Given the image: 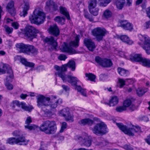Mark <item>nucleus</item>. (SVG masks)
I'll use <instances>...</instances> for the list:
<instances>
[{
	"label": "nucleus",
	"mask_w": 150,
	"mask_h": 150,
	"mask_svg": "<svg viewBox=\"0 0 150 150\" xmlns=\"http://www.w3.org/2000/svg\"><path fill=\"white\" fill-rule=\"evenodd\" d=\"M56 96H52L50 98L42 95H39L37 96V106L40 108L44 112L45 115H48L51 114V110L48 109L50 107L51 109L56 108L58 104L62 102L61 99L56 100Z\"/></svg>",
	"instance_id": "nucleus-1"
},
{
	"label": "nucleus",
	"mask_w": 150,
	"mask_h": 150,
	"mask_svg": "<svg viewBox=\"0 0 150 150\" xmlns=\"http://www.w3.org/2000/svg\"><path fill=\"white\" fill-rule=\"evenodd\" d=\"M40 129L46 134H54L57 130L56 123L54 121L46 120L40 125Z\"/></svg>",
	"instance_id": "nucleus-2"
},
{
	"label": "nucleus",
	"mask_w": 150,
	"mask_h": 150,
	"mask_svg": "<svg viewBox=\"0 0 150 150\" xmlns=\"http://www.w3.org/2000/svg\"><path fill=\"white\" fill-rule=\"evenodd\" d=\"M16 47L19 49L20 52L25 53L28 55H35L38 53V50L33 45H25L23 43H17L16 45Z\"/></svg>",
	"instance_id": "nucleus-3"
},
{
	"label": "nucleus",
	"mask_w": 150,
	"mask_h": 150,
	"mask_svg": "<svg viewBox=\"0 0 150 150\" xmlns=\"http://www.w3.org/2000/svg\"><path fill=\"white\" fill-rule=\"evenodd\" d=\"M44 13L38 9L35 10L33 14L30 16L29 19L32 23L39 25L42 23L45 19Z\"/></svg>",
	"instance_id": "nucleus-4"
},
{
	"label": "nucleus",
	"mask_w": 150,
	"mask_h": 150,
	"mask_svg": "<svg viewBox=\"0 0 150 150\" xmlns=\"http://www.w3.org/2000/svg\"><path fill=\"white\" fill-rule=\"evenodd\" d=\"M79 36L76 35L75 37V40L71 41L69 44V46L64 43L60 48V50L63 52H69L71 54H74L76 53V50L73 49L71 47L73 46L77 47L79 46Z\"/></svg>",
	"instance_id": "nucleus-5"
},
{
	"label": "nucleus",
	"mask_w": 150,
	"mask_h": 150,
	"mask_svg": "<svg viewBox=\"0 0 150 150\" xmlns=\"http://www.w3.org/2000/svg\"><path fill=\"white\" fill-rule=\"evenodd\" d=\"M116 124L121 130L129 136H133L134 135V132H139L140 131V127L138 126H134L132 124L130 125L129 127L127 128L126 126L124 125L122 123H116Z\"/></svg>",
	"instance_id": "nucleus-6"
},
{
	"label": "nucleus",
	"mask_w": 150,
	"mask_h": 150,
	"mask_svg": "<svg viewBox=\"0 0 150 150\" xmlns=\"http://www.w3.org/2000/svg\"><path fill=\"white\" fill-rule=\"evenodd\" d=\"M41 33L34 27L29 25H27L24 30V35L25 37L29 40L32 41L33 40L36 38L37 34Z\"/></svg>",
	"instance_id": "nucleus-7"
},
{
	"label": "nucleus",
	"mask_w": 150,
	"mask_h": 150,
	"mask_svg": "<svg viewBox=\"0 0 150 150\" xmlns=\"http://www.w3.org/2000/svg\"><path fill=\"white\" fill-rule=\"evenodd\" d=\"M55 74L60 77L64 82H68L72 86H76L78 81L76 77L69 75H67L65 72H57Z\"/></svg>",
	"instance_id": "nucleus-8"
},
{
	"label": "nucleus",
	"mask_w": 150,
	"mask_h": 150,
	"mask_svg": "<svg viewBox=\"0 0 150 150\" xmlns=\"http://www.w3.org/2000/svg\"><path fill=\"white\" fill-rule=\"evenodd\" d=\"M139 38L141 42H138V44L145 51L146 53L150 54V39L146 35H139Z\"/></svg>",
	"instance_id": "nucleus-9"
},
{
	"label": "nucleus",
	"mask_w": 150,
	"mask_h": 150,
	"mask_svg": "<svg viewBox=\"0 0 150 150\" xmlns=\"http://www.w3.org/2000/svg\"><path fill=\"white\" fill-rule=\"evenodd\" d=\"M76 63L72 60H69L67 64L62 65L61 67L57 65L54 66V68L57 71V72H65L67 71V67L71 69L72 71H74L76 69Z\"/></svg>",
	"instance_id": "nucleus-10"
},
{
	"label": "nucleus",
	"mask_w": 150,
	"mask_h": 150,
	"mask_svg": "<svg viewBox=\"0 0 150 150\" xmlns=\"http://www.w3.org/2000/svg\"><path fill=\"white\" fill-rule=\"evenodd\" d=\"M92 35L96 37L98 41L102 40L103 37L108 33L106 30L103 28L97 27L94 29L92 31Z\"/></svg>",
	"instance_id": "nucleus-11"
},
{
	"label": "nucleus",
	"mask_w": 150,
	"mask_h": 150,
	"mask_svg": "<svg viewBox=\"0 0 150 150\" xmlns=\"http://www.w3.org/2000/svg\"><path fill=\"white\" fill-rule=\"evenodd\" d=\"M106 125L103 123L97 124L92 129L94 133L96 135H103L107 132Z\"/></svg>",
	"instance_id": "nucleus-12"
},
{
	"label": "nucleus",
	"mask_w": 150,
	"mask_h": 150,
	"mask_svg": "<svg viewBox=\"0 0 150 150\" xmlns=\"http://www.w3.org/2000/svg\"><path fill=\"white\" fill-rule=\"evenodd\" d=\"M78 139L81 145L86 147H89L91 144V138L86 134H84L82 136L79 137Z\"/></svg>",
	"instance_id": "nucleus-13"
},
{
	"label": "nucleus",
	"mask_w": 150,
	"mask_h": 150,
	"mask_svg": "<svg viewBox=\"0 0 150 150\" xmlns=\"http://www.w3.org/2000/svg\"><path fill=\"white\" fill-rule=\"evenodd\" d=\"M2 69L5 70V73L6 71H7V75L6 76V82L9 83L11 82L14 76L13 71L10 67L8 65L4 64Z\"/></svg>",
	"instance_id": "nucleus-14"
},
{
	"label": "nucleus",
	"mask_w": 150,
	"mask_h": 150,
	"mask_svg": "<svg viewBox=\"0 0 150 150\" xmlns=\"http://www.w3.org/2000/svg\"><path fill=\"white\" fill-rule=\"evenodd\" d=\"M44 41L52 45L54 49H56L57 45V42H56V39L54 38L53 37H46L44 39Z\"/></svg>",
	"instance_id": "nucleus-15"
},
{
	"label": "nucleus",
	"mask_w": 150,
	"mask_h": 150,
	"mask_svg": "<svg viewBox=\"0 0 150 150\" xmlns=\"http://www.w3.org/2000/svg\"><path fill=\"white\" fill-rule=\"evenodd\" d=\"M84 43L88 49L91 51H93L96 47L95 44L91 39L85 38L84 40Z\"/></svg>",
	"instance_id": "nucleus-16"
},
{
	"label": "nucleus",
	"mask_w": 150,
	"mask_h": 150,
	"mask_svg": "<svg viewBox=\"0 0 150 150\" xmlns=\"http://www.w3.org/2000/svg\"><path fill=\"white\" fill-rule=\"evenodd\" d=\"M126 0L127 5L128 6H130L132 4V0ZM125 2V0H117L115 3L117 8L120 10L122 9Z\"/></svg>",
	"instance_id": "nucleus-17"
},
{
	"label": "nucleus",
	"mask_w": 150,
	"mask_h": 150,
	"mask_svg": "<svg viewBox=\"0 0 150 150\" xmlns=\"http://www.w3.org/2000/svg\"><path fill=\"white\" fill-rule=\"evenodd\" d=\"M46 7L51 11H56L58 8L57 5L55 4L51 0H48L46 2Z\"/></svg>",
	"instance_id": "nucleus-18"
},
{
	"label": "nucleus",
	"mask_w": 150,
	"mask_h": 150,
	"mask_svg": "<svg viewBox=\"0 0 150 150\" xmlns=\"http://www.w3.org/2000/svg\"><path fill=\"white\" fill-rule=\"evenodd\" d=\"M48 30L49 33L57 37L59 35V31L56 25L51 26Z\"/></svg>",
	"instance_id": "nucleus-19"
},
{
	"label": "nucleus",
	"mask_w": 150,
	"mask_h": 150,
	"mask_svg": "<svg viewBox=\"0 0 150 150\" xmlns=\"http://www.w3.org/2000/svg\"><path fill=\"white\" fill-rule=\"evenodd\" d=\"M14 6V2L11 1L8 3L6 7L7 11L12 16H14L15 13Z\"/></svg>",
	"instance_id": "nucleus-20"
},
{
	"label": "nucleus",
	"mask_w": 150,
	"mask_h": 150,
	"mask_svg": "<svg viewBox=\"0 0 150 150\" xmlns=\"http://www.w3.org/2000/svg\"><path fill=\"white\" fill-rule=\"evenodd\" d=\"M120 23V26L126 30H131L133 29V26L131 24L127 22V21H121Z\"/></svg>",
	"instance_id": "nucleus-21"
},
{
	"label": "nucleus",
	"mask_w": 150,
	"mask_h": 150,
	"mask_svg": "<svg viewBox=\"0 0 150 150\" xmlns=\"http://www.w3.org/2000/svg\"><path fill=\"white\" fill-rule=\"evenodd\" d=\"M117 38H120L123 42H125L128 44L131 45L133 43V41L130 40L129 37L126 35H122L120 36L116 35Z\"/></svg>",
	"instance_id": "nucleus-22"
},
{
	"label": "nucleus",
	"mask_w": 150,
	"mask_h": 150,
	"mask_svg": "<svg viewBox=\"0 0 150 150\" xmlns=\"http://www.w3.org/2000/svg\"><path fill=\"white\" fill-rule=\"evenodd\" d=\"M143 58L140 54H132L130 56V59L132 61L141 62Z\"/></svg>",
	"instance_id": "nucleus-23"
},
{
	"label": "nucleus",
	"mask_w": 150,
	"mask_h": 150,
	"mask_svg": "<svg viewBox=\"0 0 150 150\" xmlns=\"http://www.w3.org/2000/svg\"><path fill=\"white\" fill-rule=\"evenodd\" d=\"M93 123V121L89 118L83 119L80 120L79 124L81 125H92Z\"/></svg>",
	"instance_id": "nucleus-24"
},
{
	"label": "nucleus",
	"mask_w": 150,
	"mask_h": 150,
	"mask_svg": "<svg viewBox=\"0 0 150 150\" xmlns=\"http://www.w3.org/2000/svg\"><path fill=\"white\" fill-rule=\"evenodd\" d=\"M32 122V120L30 117H28L25 121V123L28 125H25V128L28 129L30 130L35 129L37 128V126L34 125L29 126V125Z\"/></svg>",
	"instance_id": "nucleus-25"
},
{
	"label": "nucleus",
	"mask_w": 150,
	"mask_h": 150,
	"mask_svg": "<svg viewBox=\"0 0 150 150\" xmlns=\"http://www.w3.org/2000/svg\"><path fill=\"white\" fill-rule=\"evenodd\" d=\"M118 102V99L117 97L114 96L111 97L109 103L106 104L110 106H113L116 105Z\"/></svg>",
	"instance_id": "nucleus-26"
},
{
	"label": "nucleus",
	"mask_w": 150,
	"mask_h": 150,
	"mask_svg": "<svg viewBox=\"0 0 150 150\" xmlns=\"http://www.w3.org/2000/svg\"><path fill=\"white\" fill-rule=\"evenodd\" d=\"M112 65V63L111 60L104 58L101 66L104 67H111Z\"/></svg>",
	"instance_id": "nucleus-27"
},
{
	"label": "nucleus",
	"mask_w": 150,
	"mask_h": 150,
	"mask_svg": "<svg viewBox=\"0 0 150 150\" xmlns=\"http://www.w3.org/2000/svg\"><path fill=\"white\" fill-rule=\"evenodd\" d=\"M60 13L64 15L67 19L69 20H70V18L69 13L65 8L61 6L60 7Z\"/></svg>",
	"instance_id": "nucleus-28"
},
{
	"label": "nucleus",
	"mask_w": 150,
	"mask_h": 150,
	"mask_svg": "<svg viewBox=\"0 0 150 150\" xmlns=\"http://www.w3.org/2000/svg\"><path fill=\"white\" fill-rule=\"evenodd\" d=\"M17 144L20 143V145H26L28 142V141H26L25 138L22 136V135L20 136V137L17 138L16 139Z\"/></svg>",
	"instance_id": "nucleus-29"
},
{
	"label": "nucleus",
	"mask_w": 150,
	"mask_h": 150,
	"mask_svg": "<svg viewBox=\"0 0 150 150\" xmlns=\"http://www.w3.org/2000/svg\"><path fill=\"white\" fill-rule=\"evenodd\" d=\"M29 3L28 2H26L25 4L23 11L20 13V16H21L25 17V16L28 13L27 11L29 10Z\"/></svg>",
	"instance_id": "nucleus-30"
},
{
	"label": "nucleus",
	"mask_w": 150,
	"mask_h": 150,
	"mask_svg": "<svg viewBox=\"0 0 150 150\" xmlns=\"http://www.w3.org/2000/svg\"><path fill=\"white\" fill-rule=\"evenodd\" d=\"M21 107L23 109L29 112H30L33 109V107L32 105L28 106L25 103L23 102H21Z\"/></svg>",
	"instance_id": "nucleus-31"
},
{
	"label": "nucleus",
	"mask_w": 150,
	"mask_h": 150,
	"mask_svg": "<svg viewBox=\"0 0 150 150\" xmlns=\"http://www.w3.org/2000/svg\"><path fill=\"white\" fill-rule=\"evenodd\" d=\"M112 13L109 10L107 9L104 12L102 17L103 18L108 19L112 16Z\"/></svg>",
	"instance_id": "nucleus-32"
},
{
	"label": "nucleus",
	"mask_w": 150,
	"mask_h": 150,
	"mask_svg": "<svg viewBox=\"0 0 150 150\" xmlns=\"http://www.w3.org/2000/svg\"><path fill=\"white\" fill-rule=\"evenodd\" d=\"M20 62L22 64L25 66L29 67H33L34 66V64L33 63L27 62L24 58H21Z\"/></svg>",
	"instance_id": "nucleus-33"
},
{
	"label": "nucleus",
	"mask_w": 150,
	"mask_h": 150,
	"mask_svg": "<svg viewBox=\"0 0 150 150\" xmlns=\"http://www.w3.org/2000/svg\"><path fill=\"white\" fill-rule=\"evenodd\" d=\"M147 91V88L143 89L141 88H139L136 90L137 93L139 96H143Z\"/></svg>",
	"instance_id": "nucleus-34"
},
{
	"label": "nucleus",
	"mask_w": 150,
	"mask_h": 150,
	"mask_svg": "<svg viewBox=\"0 0 150 150\" xmlns=\"http://www.w3.org/2000/svg\"><path fill=\"white\" fill-rule=\"evenodd\" d=\"M75 86V89L77 90L78 92H80L81 94L84 96H86V92L85 89L82 88L80 86Z\"/></svg>",
	"instance_id": "nucleus-35"
},
{
	"label": "nucleus",
	"mask_w": 150,
	"mask_h": 150,
	"mask_svg": "<svg viewBox=\"0 0 150 150\" xmlns=\"http://www.w3.org/2000/svg\"><path fill=\"white\" fill-rule=\"evenodd\" d=\"M69 113L70 112L68 109L66 108L63 109L59 111V115L63 116L64 118L66 117Z\"/></svg>",
	"instance_id": "nucleus-36"
},
{
	"label": "nucleus",
	"mask_w": 150,
	"mask_h": 150,
	"mask_svg": "<svg viewBox=\"0 0 150 150\" xmlns=\"http://www.w3.org/2000/svg\"><path fill=\"white\" fill-rule=\"evenodd\" d=\"M90 12L94 16H97L98 13L99 9L98 8L93 7L89 8Z\"/></svg>",
	"instance_id": "nucleus-37"
},
{
	"label": "nucleus",
	"mask_w": 150,
	"mask_h": 150,
	"mask_svg": "<svg viewBox=\"0 0 150 150\" xmlns=\"http://www.w3.org/2000/svg\"><path fill=\"white\" fill-rule=\"evenodd\" d=\"M85 76L88 78V80H89L91 81L95 82L96 76L92 73H86Z\"/></svg>",
	"instance_id": "nucleus-38"
},
{
	"label": "nucleus",
	"mask_w": 150,
	"mask_h": 150,
	"mask_svg": "<svg viewBox=\"0 0 150 150\" xmlns=\"http://www.w3.org/2000/svg\"><path fill=\"white\" fill-rule=\"evenodd\" d=\"M97 3V0H89L88 3V9L93 7H96Z\"/></svg>",
	"instance_id": "nucleus-39"
},
{
	"label": "nucleus",
	"mask_w": 150,
	"mask_h": 150,
	"mask_svg": "<svg viewBox=\"0 0 150 150\" xmlns=\"http://www.w3.org/2000/svg\"><path fill=\"white\" fill-rule=\"evenodd\" d=\"M141 62L143 65L148 67H150V60L145 58H143Z\"/></svg>",
	"instance_id": "nucleus-40"
},
{
	"label": "nucleus",
	"mask_w": 150,
	"mask_h": 150,
	"mask_svg": "<svg viewBox=\"0 0 150 150\" xmlns=\"http://www.w3.org/2000/svg\"><path fill=\"white\" fill-rule=\"evenodd\" d=\"M117 70L119 74L122 76L126 75V74L128 72V71L120 67L118 68Z\"/></svg>",
	"instance_id": "nucleus-41"
},
{
	"label": "nucleus",
	"mask_w": 150,
	"mask_h": 150,
	"mask_svg": "<svg viewBox=\"0 0 150 150\" xmlns=\"http://www.w3.org/2000/svg\"><path fill=\"white\" fill-rule=\"evenodd\" d=\"M11 106L13 108H15L16 106L20 107L21 106V103H20L19 102L18 100H14L12 102Z\"/></svg>",
	"instance_id": "nucleus-42"
},
{
	"label": "nucleus",
	"mask_w": 150,
	"mask_h": 150,
	"mask_svg": "<svg viewBox=\"0 0 150 150\" xmlns=\"http://www.w3.org/2000/svg\"><path fill=\"white\" fill-rule=\"evenodd\" d=\"M6 141L7 143L10 144H13L14 143L17 144L16 139L15 137L9 138Z\"/></svg>",
	"instance_id": "nucleus-43"
},
{
	"label": "nucleus",
	"mask_w": 150,
	"mask_h": 150,
	"mask_svg": "<svg viewBox=\"0 0 150 150\" xmlns=\"http://www.w3.org/2000/svg\"><path fill=\"white\" fill-rule=\"evenodd\" d=\"M128 79H127L125 80H124L123 79L118 78V82L120 84V88H122V87L124 85H125V82Z\"/></svg>",
	"instance_id": "nucleus-44"
},
{
	"label": "nucleus",
	"mask_w": 150,
	"mask_h": 150,
	"mask_svg": "<svg viewBox=\"0 0 150 150\" xmlns=\"http://www.w3.org/2000/svg\"><path fill=\"white\" fill-rule=\"evenodd\" d=\"M132 101L129 99L127 100L124 101L123 105L127 109V108L130 106L131 105Z\"/></svg>",
	"instance_id": "nucleus-45"
},
{
	"label": "nucleus",
	"mask_w": 150,
	"mask_h": 150,
	"mask_svg": "<svg viewBox=\"0 0 150 150\" xmlns=\"http://www.w3.org/2000/svg\"><path fill=\"white\" fill-rule=\"evenodd\" d=\"M103 59L101 58L99 56H97L95 57V60L97 63L99 65L102 66Z\"/></svg>",
	"instance_id": "nucleus-46"
},
{
	"label": "nucleus",
	"mask_w": 150,
	"mask_h": 150,
	"mask_svg": "<svg viewBox=\"0 0 150 150\" xmlns=\"http://www.w3.org/2000/svg\"><path fill=\"white\" fill-rule=\"evenodd\" d=\"M54 20L58 23H61L62 21L64 22L65 21V18L63 17L58 16L54 18Z\"/></svg>",
	"instance_id": "nucleus-47"
},
{
	"label": "nucleus",
	"mask_w": 150,
	"mask_h": 150,
	"mask_svg": "<svg viewBox=\"0 0 150 150\" xmlns=\"http://www.w3.org/2000/svg\"><path fill=\"white\" fill-rule=\"evenodd\" d=\"M67 127V123L65 122H63L61 124V129L59 131L60 133H62L63 132L64 130L66 129Z\"/></svg>",
	"instance_id": "nucleus-48"
},
{
	"label": "nucleus",
	"mask_w": 150,
	"mask_h": 150,
	"mask_svg": "<svg viewBox=\"0 0 150 150\" xmlns=\"http://www.w3.org/2000/svg\"><path fill=\"white\" fill-rule=\"evenodd\" d=\"M4 28L6 32L8 34H10L12 33L13 30V29L12 28L9 27L6 25L4 26Z\"/></svg>",
	"instance_id": "nucleus-49"
},
{
	"label": "nucleus",
	"mask_w": 150,
	"mask_h": 150,
	"mask_svg": "<svg viewBox=\"0 0 150 150\" xmlns=\"http://www.w3.org/2000/svg\"><path fill=\"white\" fill-rule=\"evenodd\" d=\"M127 110L123 105L117 107L116 108V111L119 112H121L123 111L126 110Z\"/></svg>",
	"instance_id": "nucleus-50"
},
{
	"label": "nucleus",
	"mask_w": 150,
	"mask_h": 150,
	"mask_svg": "<svg viewBox=\"0 0 150 150\" xmlns=\"http://www.w3.org/2000/svg\"><path fill=\"white\" fill-rule=\"evenodd\" d=\"M102 6H105L110 1V0H98Z\"/></svg>",
	"instance_id": "nucleus-51"
},
{
	"label": "nucleus",
	"mask_w": 150,
	"mask_h": 150,
	"mask_svg": "<svg viewBox=\"0 0 150 150\" xmlns=\"http://www.w3.org/2000/svg\"><path fill=\"white\" fill-rule=\"evenodd\" d=\"M5 84L8 90H11L13 89V86L12 84L8 82H5Z\"/></svg>",
	"instance_id": "nucleus-52"
},
{
	"label": "nucleus",
	"mask_w": 150,
	"mask_h": 150,
	"mask_svg": "<svg viewBox=\"0 0 150 150\" xmlns=\"http://www.w3.org/2000/svg\"><path fill=\"white\" fill-rule=\"evenodd\" d=\"M65 118L66 120L67 121L72 122L74 121L73 117L71 115L70 113H69L66 117H65Z\"/></svg>",
	"instance_id": "nucleus-53"
},
{
	"label": "nucleus",
	"mask_w": 150,
	"mask_h": 150,
	"mask_svg": "<svg viewBox=\"0 0 150 150\" xmlns=\"http://www.w3.org/2000/svg\"><path fill=\"white\" fill-rule=\"evenodd\" d=\"M12 134L14 136L18 138V137H20L22 134L20 131L19 130H16L14 131Z\"/></svg>",
	"instance_id": "nucleus-54"
},
{
	"label": "nucleus",
	"mask_w": 150,
	"mask_h": 150,
	"mask_svg": "<svg viewBox=\"0 0 150 150\" xmlns=\"http://www.w3.org/2000/svg\"><path fill=\"white\" fill-rule=\"evenodd\" d=\"M60 60H65L67 58L66 56L64 54H60L58 57Z\"/></svg>",
	"instance_id": "nucleus-55"
},
{
	"label": "nucleus",
	"mask_w": 150,
	"mask_h": 150,
	"mask_svg": "<svg viewBox=\"0 0 150 150\" xmlns=\"http://www.w3.org/2000/svg\"><path fill=\"white\" fill-rule=\"evenodd\" d=\"M12 26L15 29H17L18 28L19 25L17 22H14L12 23Z\"/></svg>",
	"instance_id": "nucleus-56"
},
{
	"label": "nucleus",
	"mask_w": 150,
	"mask_h": 150,
	"mask_svg": "<svg viewBox=\"0 0 150 150\" xmlns=\"http://www.w3.org/2000/svg\"><path fill=\"white\" fill-rule=\"evenodd\" d=\"M124 147L126 150H133V148L132 147L127 145H125Z\"/></svg>",
	"instance_id": "nucleus-57"
},
{
	"label": "nucleus",
	"mask_w": 150,
	"mask_h": 150,
	"mask_svg": "<svg viewBox=\"0 0 150 150\" xmlns=\"http://www.w3.org/2000/svg\"><path fill=\"white\" fill-rule=\"evenodd\" d=\"M129 108L132 111H133L136 109V107L134 105L131 104L129 106Z\"/></svg>",
	"instance_id": "nucleus-58"
},
{
	"label": "nucleus",
	"mask_w": 150,
	"mask_h": 150,
	"mask_svg": "<svg viewBox=\"0 0 150 150\" xmlns=\"http://www.w3.org/2000/svg\"><path fill=\"white\" fill-rule=\"evenodd\" d=\"M62 87L63 89L66 91H69V88L67 86L64 85H63L62 86Z\"/></svg>",
	"instance_id": "nucleus-59"
},
{
	"label": "nucleus",
	"mask_w": 150,
	"mask_h": 150,
	"mask_svg": "<svg viewBox=\"0 0 150 150\" xmlns=\"http://www.w3.org/2000/svg\"><path fill=\"white\" fill-rule=\"evenodd\" d=\"M146 142L149 145H150V134L145 139Z\"/></svg>",
	"instance_id": "nucleus-60"
},
{
	"label": "nucleus",
	"mask_w": 150,
	"mask_h": 150,
	"mask_svg": "<svg viewBox=\"0 0 150 150\" xmlns=\"http://www.w3.org/2000/svg\"><path fill=\"white\" fill-rule=\"evenodd\" d=\"M28 96V95L26 94H24L23 93H22L20 96V98L23 99H24L26 98Z\"/></svg>",
	"instance_id": "nucleus-61"
},
{
	"label": "nucleus",
	"mask_w": 150,
	"mask_h": 150,
	"mask_svg": "<svg viewBox=\"0 0 150 150\" xmlns=\"http://www.w3.org/2000/svg\"><path fill=\"white\" fill-rule=\"evenodd\" d=\"M150 24V21L146 22L145 23V26L146 28H148L149 27V25Z\"/></svg>",
	"instance_id": "nucleus-62"
},
{
	"label": "nucleus",
	"mask_w": 150,
	"mask_h": 150,
	"mask_svg": "<svg viewBox=\"0 0 150 150\" xmlns=\"http://www.w3.org/2000/svg\"><path fill=\"white\" fill-rule=\"evenodd\" d=\"M148 10L147 11V13L148 17L150 18V7L148 9Z\"/></svg>",
	"instance_id": "nucleus-63"
},
{
	"label": "nucleus",
	"mask_w": 150,
	"mask_h": 150,
	"mask_svg": "<svg viewBox=\"0 0 150 150\" xmlns=\"http://www.w3.org/2000/svg\"><path fill=\"white\" fill-rule=\"evenodd\" d=\"M142 1L143 0H137L136 2V4L137 5H139L142 3Z\"/></svg>",
	"instance_id": "nucleus-64"
}]
</instances>
